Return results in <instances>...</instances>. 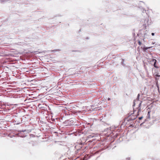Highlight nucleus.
Returning <instances> with one entry per match:
<instances>
[{"label": "nucleus", "instance_id": "nucleus-7", "mask_svg": "<svg viewBox=\"0 0 160 160\" xmlns=\"http://www.w3.org/2000/svg\"><path fill=\"white\" fill-rule=\"evenodd\" d=\"M150 112H148V115L149 118L150 117Z\"/></svg>", "mask_w": 160, "mask_h": 160}, {"label": "nucleus", "instance_id": "nucleus-11", "mask_svg": "<svg viewBox=\"0 0 160 160\" xmlns=\"http://www.w3.org/2000/svg\"><path fill=\"white\" fill-rule=\"evenodd\" d=\"M152 36H154V33H152Z\"/></svg>", "mask_w": 160, "mask_h": 160}, {"label": "nucleus", "instance_id": "nucleus-8", "mask_svg": "<svg viewBox=\"0 0 160 160\" xmlns=\"http://www.w3.org/2000/svg\"><path fill=\"white\" fill-rule=\"evenodd\" d=\"M138 44L140 45H141L142 44L141 42L140 41H138Z\"/></svg>", "mask_w": 160, "mask_h": 160}, {"label": "nucleus", "instance_id": "nucleus-5", "mask_svg": "<svg viewBox=\"0 0 160 160\" xmlns=\"http://www.w3.org/2000/svg\"><path fill=\"white\" fill-rule=\"evenodd\" d=\"M13 136L14 137H19L20 136L19 133V132H18L17 133L15 134Z\"/></svg>", "mask_w": 160, "mask_h": 160}, {"label": "nucleus", "instance_id": "nucleus-6", "mask_svg": "<svg viewBox=\"0 0 160 160\" xmlns=\"http://www.w3.org/2000/svg\"><path fill=\"white\" fill-rule=\"evenodd\" d=\"M25 111V110H24V109L22 108H21V112H24Z\"/></svg>", "mask_w": 160, "mask_h": 160}, {"label": "nucleus", "instance_id": "nucleus-3", "mask_svg": "<svg viewBox=\"0 0 160 160\" xmlns=\"http://www.w3.org/2000/svg\"><path fill=\"white\" fill-rule=\"evenodd\" d=\"M152 62L154 63V66L156 68H158V67L156 65L157 60L155 59H153Z\"/></svg>", "mask_w": 160, "mask_h": 160}, {"label": "nucleus", "instance_id": "nucleus-10", "mask_svg": "<svg viewBox=\"0 0 160 160\" xmlns=\"http://www.w3.org/2000/svg\"><path fill=\"white\" fill-rule=\"evenodd\" d=\"M143 118V117H140L139 118V119L140 120H141Z\"/></svg>", "mask_w": 160, "mask_h": 160}, {"label": "nucleus", "instance_id": "nucleus-12", "mask_svg": "<svg viewBox=\"0 0 160 160\" xmlns=\"http://www.w3.org/2000/svg\"><path fill=\"white\" fill-rule=\"evenodd\" d=\"M110 100V98H108V100Z\"/></svg>", "mask_w": 160, "mask_h": 160}, {"label": "nucleus", "instance_id": "nucleus-2", "mask_svg": "<svg viewBox=\"0 0 160 160\" xmlns=\"http://www.w3.org/2000/svg\"><path fill=\"white\" fill-rule=\"evenodd\" d=\"M154 75L157 77L160 76V72H159L157 70H155V72H154Z\"/></svg>", "mask_w": 160, "mask_h": 160}, {"label": "nucleus", "instance_id": "nucleus-4", "mask_svg": "<svg viewBox=\"0 0 160 160\" xmlns=\"http://www.w3.org/2000/svg\"><path fill=\"white\" fill-rule=\"evenodd\" d=\"M152 48V47H144L142 49H143V50L144 51V52H146V50L148 49H149V48Z\"/></svg>", "mask_w": 160, "mask_h": 160}, {"label": "nucleus", "instance_id": "nucleus-1", "mask_svg": "<svg viewBox=\"0 0 160 160\" xmlns=\"http://www.w3.org/2000/svg\"><path fill=\"white\" fill-rule=\"evenodd\" d=\"M141 103L142 102L139 103V106L138 108H137L138 109V114L137 115L133 116V115H131L130 117V119L132 120H134L137 117V115H139V112L141 111Z\"/></svg>", "mask_w": 160, "mask_h": 160}, {"label": "nucleus", "instance_id": "nucleus-9", "mask_svg": "<svg viewBox=\"0 0 160 160\" xmlns=\"http://www.w3.org/2000/svg\"><path fill=\"white\" fill-rule=\"evenodd\" d=\"M93 137V136H92V135H89L88 136V138H92Z\"/></svg>", "mask_w": 160, "mask_h": 160}]
</instances>
